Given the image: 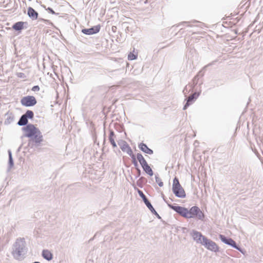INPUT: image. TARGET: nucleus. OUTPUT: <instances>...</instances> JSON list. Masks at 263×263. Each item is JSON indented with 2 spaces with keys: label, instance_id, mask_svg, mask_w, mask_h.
Here are the masks:
<instances>
[{
  "label": "nucleus",
  "instance_id": "9b49d317",
  "mask_svg": "<svg viewBox=\"0 0 263 263\" xmlns=\"http://www.w3.org/2000/svg\"><path fill=\"white\" fill-rule=\"evenodd\" d=\"M139 147L142 151L147 154L151 155L153 153V151L149 148L144 143H141L139 144Z\"/></svg>",
  "mask_w": 263,
  "mask_h": 263
},
{
  "label": "nucleus",
  "instance_id": "6ab92c4d",
  "mask_svg": "<svg viewBox=\"0 0 263 263\" xmlns=\"http://www.w3.org/2000/svg\"><path fill=\"white\" fill-rule=\"evenodd\" d=\"M28 123V119L26 117V116L23 115L20 120L18 122V124L19 125H25Z\"/></svg>",
  "mask_w": 263,
  "mask_h": 263
},
{
  "label": "nucleus",
  "instance_id": "c756f323",
  "mask_svg": "<svg viewBox=\"0 0 263 263\" xmlns=\"http://www.w3.org/2000/svg\"><path fill=\"white\" fill-rule=\"evenodd\" d=\"M158 184L160 186H162L163 185V183L162 182H160V183H158Z\"/></svg>",
  "mask_w": 263,
  "mask_h": 263
},
{
  "label": "nucleus",
  "instance_id": "bb28decb",
  "mask_svg": "<svg viewBox=\"0 0 263 263\" xmlns=\"http://www.w3.org/2000/svg\"><path fill=\"white\" fill-rule=\"evenodd\" d=\"M40 87L37 85L34 86L32 88V90L33 91H38L40 90Z\"/></svg>",
  "mask_w": 263,
  "mask_h": 263
},
{
  "label": "nucleus",
  "instance_id": "a211bd4d",
  "mask_svg": "<svg viewBox=\"0 0 263 263\" xmlns=\"http://www.w3.org/2000/svg\"><path fill=\"white\" fill-rule=\"evenodd\" d=\"M42 255L45 259L48 260H50L52 259V253L47 250H44L43 251Z\"/></svg>",
  "mask_w": 263,
  "mask_h": 263
},
{
  "label": "nucleus",
  "instance_id": "393cba45",
  "mask_svg": "<svg viewBox=\"0 0 263 263\" xmlns=\"http://www.w3.org/2000/svg\"><path fill=\"white\" fill-rule=\"evenodd\" d=\"M129 156L131 157V158L132 159V162H133V164L135 165V166H137L138 163H137V161L136 160L137 157H136V156L134 155L133 153H132L131 155H129Z\"/></svg>",
  "mask_w": 263,
  "mask_h": 263
},
{
  "label": "nucleus",
  "instance_id": "f03ea898",
  "mask_svg": "<svg viewBox=\"0 0 263 263\" xmlns=\"http://www.w3.org/2000/svg\"><path fill=\"white\" fill-rule=\"evenodd\" d=\"M23 132L25 137L31 138L36 143H40L43 140L41 132L33 124L27 125L23 128Z\"/></svg>",
  "mask_w": 263,
  "mask_h": 263
},
{
  "label": "nucleus",
  "instance_id": "412c9836",
  "mask_svg": "<svg viewBox=\"0 0 263 263\" xmlns=\"http://www.w3.org/2000/svg\"><path fill=\"white\" fill-rule=\"evenodd\" d=\"M114 132H111L110 133L109 137V141H110V142L111 143V145H112V146L114 147H117V145H116V142L115 141V139L114 138Z\"/></svg>",
  "mask_w": 263,
  "mask_h": 263
},
{
  "label": "nucleus",
  "instance_id": "7ed1b4c3",
  "mask_svg": "<svg viewBox=\"0 0 263 263\" xmlns=\"http://www.w3.org/2000/svg\"><path fill=\"white\" fill-rule=\"evenodd\" d=\"M172 190L173 193L177 197L179 198H184L185 197V191L180 185L179 180L177 177L174 179Z\"/></svg>",
  "mask_w": 263,
  "mask_h": 263
},
{
  "label": "nucleus",
  "instance_id": "7c9ffc66",
  "mask_svg": "<svg viewBox=\"0 0 263 263\" xmlns=\"http://www.w3.org/2000/svg\"><path fill=\"white\" fill-rule=\"evenodd\" d=\"M9 157H10V162H11V161H12V158H11V154H10V155H9Z\"/></svg>",
  "mask_w": 263,
  "mask_h": 263
},
{
  "label": "nucleus",
  "instance_id": "1a4fd4ad",
  "mask_svg": "<svg viewBox=\"0 0 263 263\" xmlns=\"http://www.w3.org/2000/svg\"><path fill=\"white\" fill-rule=\"evenodd\" d=\"M27 14L28 16L33 20H36L38 17V13L36 12L32 7L28 8Z\"/></svg>",
  "mask_w": 263,
  "mask_h": 263
},
{
  "label": "nucleus",
  "instance_id": "a878e982",
  "mask_svg": "<svg viewBox=\"0 0 263 263\" xmlns=\"http://www.w3.org/2000/svg\"><path fill=\"white\" fill-rule=\"evenodd\" d=\"M138 193L140 197L143 199V201H145V200H147L145 195L143 193V192L140 191L138 190Z\"/></svg>",
  "mask_w": 263,
  "mask_h": 263
},
{
  "label": "nucleus",
  "instance_id": "4be33fe9",
  "mask_svg": "<svg viewBox=\"0 0 263 263\" xmlns=\"http://www.w3.org/2000/svg\"><path fill=\"white\" fill-rule=\"evenodd\" d=\"M147 208L152 211L153 213H156L155 210L154 209L151 203L149 202L148 200L144 201Z\"/></svg>",
  "mask_w": 263,
  "mask_h": 263
},
{
  "label": "nucleus",
  "instance_id": "f3484780",
  "mask_svg": "<svg viewBox=\"0 0 263 263\" xmlns=\"http://www.w3.org/2000/svg\"><path fill=\"white\" fill-rule=\"evenodd\" d=\"M136 157L142 167L147 164V162L146 161L145 159L144 158L142 154L140 153L137 154Z\"/></svg>",
  "mask_w": 263,
  "mask_h": 263
},
{
  "label": "nucleus",
  "instance_id": "423d86ee",
  "mask_svg": "<svg viewBox=\"0 0 263 263\" xmlns=\"http://www.w3.org/2000/svg\"><path fill=\"white\" fill-rule=\"evenodd\" d=\"M192 236L195 241L201 244H202L203 241H204V239H206V237L203 236L201 233L196 231L192 232Z\"/></svg>",
  "mask_w": 263,
  "mask_h": 263
},
{
  "label": "nucleus",
  "instance_id": "c85d7f7f",
  "mask_svg": "<svg viewBox=\"0 0 263 263\" xmlns=\"http://www.w3.org/2000/svg\"><path fill=\"white\" fill-rule=\"evenodd\" d=\"M48 10L50 11L51 13H52V14H54L55 12L52 9H50V8H48Z\"/></svg>",
  "mask_w": 263,
  "mask_h": 263
},
{
  "label": "nucleus",
  "instance_id": "2eb2a0df",
  "mask_svg": "<svg viewBox=\"0 0 263 263\" xmlns=\"http://www.w3.org/2000/svg\"><path fill=\"white\" fill-rule=\"evenodd\" d=\"M136 157L142 167L147 164V162L146 161L145 159L144 158L142 154L140 153L137 154Z\"/></svg>",
  "mask_w": 263,
  "mask_h": 263
},
{
  "label": "nucleus",
  "instance_id": "f8f14e48",
  "mask_svg": "<svg viewBox=\"0 0 263 263\" xmlns=\"http://www.w3.org/2000/svg\"><path fill=\"white\" fill-rule=\"evenodd\" d=\"M100 31V27L96 26L95 28L84 29L83 32L87 34H92L98 33Z\"/></svg>",
  "mask_w": 263,
  "mask_h": 263
},
{
  "label": "nucleus",
  "instance_id": "4468645a",
  "mask_svg": "<svg viewBox=\"0 0 263 263\" xmlns=\"http://www.w3.org/2000/svg\"><path fill=\"white\" fill-rule=\"evenodd\" d=\"M136 157L142 167L147 164V162L146 161L145 159L144 158L142 154L140 153L137 154Z\"/></svg>",
  "mask_w": 263,
  "mask_h": 263
},
{
  "label": "nucleus",
  "instance_id": "20e7f679",
  "mask_svg": "<svg viewBox=\"0 0 263 263\" xmlns=\"http://www.w3.org/2000/svg\"><path fill=\"white\" fill-rule=\"evenodd\" d=\"M21 103L23 106H32L36 103V100L34 97L28 96L23 97L21 100Z\"/></svg>",
  "mask_w": 263,
  "mask_h": 263
},
{
  "label": "nucleus",
  "instance_id": "39448f33",
  "mask_svg": "<svg viewBox=\"0 0 263 263\" xmlns=\"http://www.w3.org/2000/svg\"><path fill=\"white\" fill-rule=\"evenodd\" d=\"M203 245L207 249L212 251L217 252L219 250V247L214 241L208 239L207 238L204 239V241L202 242Z\"/></svg>",
  "mask_w": 263,
  "mask_h": 263
},
{
  "label": "nucleus",
  "instance_id": "ddd939ff",
  "mask_svg": "<svg viewBox=\"0 0 263 263\" xmlns=\"http://www.w3.org/2000/svg\"><path fill=\"white\" fill-rule=\"evenodd\" d=\"M26 23L24 22H18L12 26V28L15 31H21L24 28V25Z\"/></svg>",
  "mask_w": 263,
  "mask_h": 263
},
{
  "label": "nucleus",
  "instance_id": "6e6552de",
  "mask_svg": "<svg viewBox=\"0 0 263 263\" xmlns=\"http://www.w3.org/2000/svg\"><path fill=\"white\" fill-rule=\"evenodd\" d=\"M120 148L122 151L126 152L129 155H131L132 153H133L129 145L125 142H123L121 144Z\"/></svg>",
  "mask_w": 263,
  "mask_h": 263
},
{
  "label": "nucleus",
  "instance_id": "cd10ccee",
  "mask_svg": "<svg viewBox=\"0 0 263 263\" xmlns=\"http://www.w3.org/2000/svg\"><path fill=\"white\" fill-rule=\"evenodd\" d=\"M17 76L19 78H25V75L24 73H22V72H20L17 74Z\"/></svg>",
  "mask_w": 263,
  "mask_h": 263
},
{
  "label": "nucleus",
  "instance_id": "0eeeda50",
  "mask_svg": "<svg viewBox=\"0 0 263 263\" xmlns=\"http://www.w3.org/2000/svg\"><path fill=\"white\" fill-rule=\"evenodd\" d=\"M221 240L226 244L229 245L235 248H237L235 242L231 238H227L225 236L222 235L219 236Z\"/></svg>",
  "mask_w": 263,
  "mask_h": 263
},
{
  "label": "nucleus",
  "instance_id": "dca6fc26",
  "mask_svg": "<svg viewBox=\"0 0 263 263\" xmlns=\"http://www.w3.org/2000/svg\"><path fill=\"white\" fill-rule=\"evenodd\" d=\"M136 157L142 167L147 164V162L146 161L145 159L144 158L142 154L140 153L137 154Z\"/></svg>",
  "mask_w": 263,
  "mask_h": 263
},
{
  "label": "nucleus",
  "instance_id": "5701e85b",
  "mask_svg": "<svg viewBox=\"0 0 263 263\" xmlns=\"http://www.w3.org/2000/svg\"><path fill=\"white\" fill-rule=\"evenodd\" d=\"M137 58V54L134 53L133 52H130L128 55V59L129 60H134L136 59Z\"/></svg>",
  "mask_w": 263,
  "mask_h": 263
},
{
  "label": "nucleus",
  "instance_id": "f257e3e1",
  "mask_svg": "<svg viewBox=\"0 0 263 263\" xmlns=\"http://www.w3.org/2000/svg\"><path fill=\"white\" fill-rule=\"evenodd\" d=\"M168 206L178 213L182 217L185 218H197L198 219L203 220L204 214L197 206H193L189 210L185 207L168 204Z\"/></svg>",
  "mask_w": 263,
  "mask_h": 263
},
{
  "label": "nucleus",
  "instance_id": "aec40b11",
  "mask_svg": "<svg viewBox=\"0 0 263 263\" xmlns=\"http://www.w3.org/2000/svg\"><path fill=\"white\" fill-rule=\"evenodd\" d=\"M142 168H143L145 173L149 175L150 176H152L153 175V170H152V168L148 165V164L145 166H143Z\"/></svg>",
  "mask_w": 263,
  "mask_h": 263
},
{
  "label": "nucleus",
  "instance_id": "b1692460",
  "mask_svg": "<svg viewBox=\"0 0 263 263\" xmlns=\"http://www.w3.org/2000/svg\"><path fill=\"white\" fill-rule=\"evenodd\" d=\"M24 116H26L27 118H29L31 119L33 117V112L31 110H28L26 111Z\"/></svg>",
  "mask_w": 263,
  "mask_h": 263
},
{
  "label": "nucleus",
  "instance_id": "9d476101",
  "mask_svg": "<svg viewBox=\"0 0 263 263\" xmlns=\"http://www.w3.org/2000/svg\"><path fill=\"white\" fill-rule=\"evenodd\" d=\"M198 96V95L196 94V93H194L191 96H190L188 97L187 102L184 105L183 109H186V108L192 103L193 101H194L195 100H196Z\"/></svg>",
  "mask_w": 263,
  "mask_h": 263
}]
</instances>
